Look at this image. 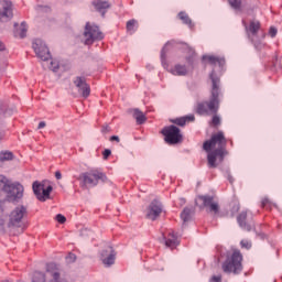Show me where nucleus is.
Returning a JSON list of instances; mask_svg holds the SVG:
<instances>
[{"instance_id": "f8f14e48", "label": "nucleus", "mask_w": 282, "mask_h": 282, "mask_svg": "<svg viewBox=\"0 0 282 282\" xmlns=\"http://www.w3.org/2000/svg\"><path fill=\"white\" fill-rule=\"evenodd\" d=\"M73 83L82 98H89L91 94V87H89V84H87V79H85V77L77 76Z\"/></svg>"}, {"instance_id": "5701e85b", "label": "nucleus", "mask_w": 282, "mask_h": 282, "mask_svg": "<svg viewBox=\"0 0 282 282\" xmlns=\"http://www.w3.org/2000/svg\"><path fill=\"white\" fill-rule=\"evenodd\" d=\"M132 116L137 120L138 124H144V122H147V117L144 116V112L140 111V109H133Z\"/></svg>"}, {"instance_id": "ea45409f", "label": "nucleus", "mask_w": 282, "mask_h": 282, "mask_svg": "<svg viewBox=\"0 0 282 282\" xmlns=\"http://www.w3.org/2000/svg\"><path fill=\"white\" fill-rule=\"evenodd\" d=\"M102 155H104V160H107V159L109 158V155H111V150L106 149V150L104 151Z\"/></svg>"}, {"instance_id": "8fccbe9b", "label": "nucleus", "mask_w": 282, "mask_h": 282, "mask_svg": "<svg viewBox=\"0 0 282 282\" xmlns=\"http://www.w3.org/2000/svg\"><path fill=\"white\" fill-rule=\"evenodd\" d=\"M161 58H162V61H164V51H162V53H161Z\"/></svg>"}, {"instance_id": "a878e982", "label": "nucleus", "mask_w": 282, "mask_h": 282, "mask_svg": "<svg viewBox=\"0 0 282 282\" xmlns=\"http://www.w3.org/2000/svg\"><path fill=\"white\" fill-rule=\"evenodd\" d=\"M14 160V154L10 151L0 152V162H10Z\"/></svg>"}, {"instance_id": "603ef678", "label": "nucleus", "mask_w": 282, "mask_h": 282, "mask_svg": "<svg viewBox=\"0 0 282 282\" xmlns=\"http://www.w3.org/2000/svg\"><path fill=\"white\" fill-rule=\"evenodd\" d=\"M182 204H186V200L184 198H181Z\"/></svg>"}, {"instance_id": "39448f33", "label": "nucleus", "mask_w": 282, "mask_h": 282, "mask_svg": "<svg viewBox=\"0 0 282 282\" xmlns=\"http://www.w3.org/2000/svg\"><path fill=\"white\" fill-rule=\"evenodd\" d=\"M241 261H243V256L241 254V251L235 250L232 254L228 257L226 261L223 263V271L226 272L227 274H230L231 272L234 274H239V272L243 270Z\"/></svg>"}, {"instance_id": "7ed1b4c3", "label": "nucleus", "mask_w": 282, "mask_h": 282, "mask_svg": "<svg viewBox=\"0 0 282 282\" xmlns=\"http://www.w3.org/2000/svg\"><path fill=\"white\" fill-rule=\"evenodd\" d=\"M8 226L10 228H19L23 232L28 228V206H15L9 214Z\"/></svg>"}, {"instance_id": "09e8293b", "label": "nucleus", "mask_w": 282, "mask_h": 282, "mask_svg": "<svg viewBox=\"0 0 282 282\" xmlns=\"http://www.w3.org/2000/svg\"><path fill=\"white\" fill-rule=\"evenodd\" d=\"M4 135L3 132H0V141L3 140Z\"/></svg>"}, {"instance_id": "b1692460", "label": "nucleus", "mask_w": 282, "mask_h": 282, "mask_svg": "<svg viewBox=\"0 0 282 282\" xmlns=\"http://www.w3.org/2000/svg\"><path fill=\"white\" fill-rule=\"evenodd\" d=\"M195 121V116L191 115V116H186L183 118H177L175 120H173L172 122H174V124H177L178 127H184V124H186V122H193Z\"/></svg>"}, {"instance_id": "f03ea898", "label": "nucleus", "mask_w": 282, "mask_h": 282, "mask_svg": "<svg viewBox=\"0 0 282 282\" xmlns=\"http://www.w3.org/2000/svg\"><path fill=\"white\" fill-rule=\"evenodd\" d=\"M212 90L210 98L208 101H200L197 105L196 111L199 116H213L219 111V95L221 94V80L215 70L210 74Z\"/></svg>"}, {"instance_id": "393cba45", "label": "nucleus", "mask_w": 282, "mask_h": 282, "mask_svg": "<svg viewBox=\"0 0 282 282\" xmlns=\"http://www.w3.org/2000/svg\"><path fill=\"white\" fill-rule=\"evenodd\" d=\"M192 215H193V208L185 207L181 214V219L183 220V224H186V221H191Z\"/></svg>"}, {"instance_id": "f704fd0d", "label": "nucleus", "mask_w": 282, "mask_h": 282, "mask_svg": "<svg viewBox=\"0 0 282 282\" xmlns=\"http://www.w3.org/2000/svg\"><path fill=\"white\" fill-rule=\"evenodd\" d=\"M55 219L56 221H58V224H65L67 221V218H65V216H63L62 214H57Z\"/></svg>"}, {"instance_id": "79ce46f5", "label": "nucleus", "mask_w": 282, "mask_h": 282, "mask_svg": "<svg viewBox=\"0 0 282 282\" xmlns=\"http://www.w3.org/2000/svg\"><path fill=\"white\" fill-rule=\"evenodd\" d=\"M109 131H111V128L109 126H102L101 128L102 133H109Z\"/></svg>"}, {"instance_id": "864d4df0", "label": "nucleus", "mask_w": 282, "mask_h": 282, "mask_svg": "<svg viewBox=\"0 0 282 282\" xmlns=\"http://www.w3.org/2000/svg\"><path fill=\"white\" fill-rule=\"evenodd\" d=\"M0 113H3V116H6V112L3 110H0Z\"/></svg>"}, {"instance_id": "de8ad7c7", "label": "nucleus", "mask_w": 282, "mask_h": 282, "mask_svg": "<svg viewBox=\"0 0 282 282\" xmlns=\"http://www.w3.org/2000/svg\"><path fill=\"white\" fill-rule=\"evenodd\" d=\"M6 50V44H3V42L0 41V52H4Z\"/></svg>"}, {"instance_id": "2f4dec72", "label": "nucleus", "mask_w": 282, "mask_h": 282, "mask_svg": "<svg viewBox=\"0 0 282 282\" xmlns=\"http://www.w3.org/2000/svg\"><path fill=\"white\" fill-rule=\"evenodd\" d=\"M213 119L210 121V124L213 127H219L221 124V118H219V116H217V113H213Z\"/></svg>"}, {"instance_id": "1a4fd4ad", "label": "nucleus", "mask_w": 282, "mask_h": 282, "mask_svg": "<svg viewBox=\"0 0 282 282\" xmlns=\"http://www.w3.org/2000/svg\"><path fill=\"white\" fill-rule=\"evenodd\" d=\"M82 180L86 186H98L99 182H107V175L98 170H91L83 173Z\"/></svg>"}, {"instance_id": "0eeeda50", "label": "nucleus", "mask_w": 282, "mask_h": 282, "mask_svg": "<svg viewBox=\"0 0 282 282\" xmlns=\"http://www.w3.org/2000/svg\"><path fill=\"white\" fill-rule=\"evenodd\" d=\"M52 191H54V187L52 186V184H50L48 181H44L42 183H33V192L35 197H37L39 202H47V199H50Z\"/></svg>"}, {"instance_id": "72a5a7b5", "label": "nucleus", "mask_w": 282, "mask_h": 282, "mask_svg": "<svg viewBox=\"0 0 282 282\" xmlns=\"http://www.w3.org/2000/svg\"><path fill=\"white\" fill-rule=\"evenodd\" d=\"M241 247L246 248L247 250H250L252 248V242L249 240H241Z\"/></svg>"}, {"instance_id": "3c124183", "label": "nucleus", "mask_w": 282, "mask_h": 282, "mask_svg": "<svg viewBox=\"0 0 282 282\" xmlns=\"http://www.w3.org/2000/svg\"><path fill=\"white\" fill-rule=\"evenodd\" d=\"M228 180H229L230 184H232V182H234L232 176H229Z\"/></svg>"}, {"instance_id": "9d476101", "label": "nucleus", "mask_w": 282, "mask_h": 282, "mask_svg": "<svg viewBox=\"0 0 282 282\" xmlns=\"http://www.w3.org/2000/svg\"><path fill=\"white\" fill-rule=\"evenodd\" d=\"M84 37L85 45H91L94 44V41H102L105 39V34L100 32L98 26L86 23Z\"/></svg>"}, {"instance_id": "bb28decb", "label": "nucleus", "mask_w": 282, "mask_h": 282, "mask_svg": "<svg viewBox=\"0 0 282 282\" xmlns=\"http://www.w3.org/2000/svg\"><path fill=\"white\" fill-rule=\"evenodd\" d=\"M101 262L104 263V265H106V268L113 265L116 263V254H110L106 258H102Z\"/></svg>"}, {"instance_id": "c03bdc74", "label": "nucleus", "mask_w": 282, "mask_h": 282, "mask_svg": "<svg viewBox=\"0 0 282 282\" xmlns=\"http://www.w3.org/2000/svg\"><path fill=\"white\" fill-rule=\"evenodd\" d=\"M239 208H240L239 203H235L232 208L234 213H239Z\"/></svg>"}, {"instance_id": "a19ab883", "label": "nucleus", "mask_w": 282, "mask_h": 282, "mask_svg": "<svg viewBox=\"0 0 282 282\" xmlns=\"http://www.w3.org/2000/svg\"><path fill=\"white\" fill-rule=\"evenodd\" d=\"M209 282H221V275H214Z\"/></svg>"}, {"instance_id": "5fc2aeb1", "label": "nucleus", "mask_w": 282, "mask_h": 282, "mask_svg": "<svg viewBox=\"0 0 282 282\" xmlns=\"http://www.w3.org/2000/svg\"><path fill=\"white\" fill-rule=\"evenodd\" d=\"M262 39H265V34H262Z\"/></svg>"}, {"instance_id": "412c9836", "label": "nucleus", "mask_w": 282, "mask_h": 282, "mask_svg": "<svg viewBox=\"0 0 282 282\" xmlns=\"http://www.w3.org/2000/svg\"><path fill=\"white\" fill-rule=\"evenodd\" d=\"M165 239V246L167 248H175L180 245V241L175 237V234L169 232L167 237H164Z\"/></svg>"}, {"instance_id": "49530a36", "label": "nucleus", "mask_w": 282, "mask_h": 282, "mask_svg": "<svg viewBox=\"0 0 282 282\" xmlns=\"http://www.w3.org/2000/svg\"><path fill=\"white\" fill-rule=\"evenodd\" d=\"M56 180H62L63 174H61V171L55 172Z\"/></svg>"}, {"instance_id": "20e7f679", "label": "nucleus", "mask_w": 282, "mask_h": 282, "mask_svg": "<svg viewBox=\"0 0 282 282\" xmlns=\"http://www.w3.org/2000/svg\"><path fill=\"white\" fill-rule=\"evenodd\" d=\"M0 191L6 194L8 202H17L23 197V186L8 183L6 176H0Z\"/></svg>"}, {"instance_id": "f257e3e1", "label": "nucleus", "mask_w": 282, "mask_h": 282, "mask_svg": "<svg viewBox=\"0 0 282 282\" xmlns=\"http://www.w3.org/2000/svg\"><path fill=\"white\" fill-rule=\"evenodd\" d=\"M226 144L228 141L221 131L213 134L210 140L204 142L203 149L208 153L207 164L209 169H217V164L224 162V158L228 154Z\"/></svg>"}, {"instance_id": "9b49d317", "label": "nucleus", "mask_w": 282, "mask_h": 282, "mask_svg": "<svg viewBox=\"0 0 282 282\" xmlns=\"http://www.w3.org/2000/svg\"><path fill=\"white\" fill-rule=\"evenodd\" d=\"M37 58H40V61H50V58H52V54L50 53V48H47V45L45 44V42H43V40L41 39H36L33 41V45H32Z\"/></svg>"}, {"instance_id": "4c0bfd02", "label": "nucleus", "mask_w": 282, "mask_h": 282, "mask_svg": "<svg viewBox=\"0 0 282 282\" xmlns=\"http://www.w3.org/2000/svg\"><path fill=\"white\" fill-rule=\"evenodd\" d=\"M48 67H50V69H52V72H56V69H58V62H56V61H51Z\"/></svg>"}, {"instance_id": "cd10ccee", "label": "nucleus", "mask_w": 282, "mask_h": 282, "mask_svg": "<svg viewBox=\"0 0 282 282\" xmlns=\"http://www.w3.org/2000/svg\"><path fill=\"white\" fill-rule=\"evenodd\" d=\"M178 19H181V21H183V23H185V25H188L189 28H193V21L191 20L188 14H186V12H180L178 13Z\"/></svg>"}, {"instance_id": "a18cd8bd", "label": "nucleus", "mask_w": 282, "mask_h": 282, "mask_svg": "<svg viewBox=\"0 0 282 282\" xmlns=\"http://www.w3.org/2000/svg\"><path fill=\"white\" fill-rule=\"evenodd\" d=\"M45 127H46L45 121H41V122L39 123V126H37V129H45Z\"/></svg>"}, {"instance_id": "e433bc0d", "label": "nucleus", "mask_w": 282, "mask_h": 282, "mask_svg": "<svg viewBox=\"0 0 282 282\" xmlns=\"http://www.w3.org/2000/svg\"><path fill=\"white\" fill-rule=\"evenodd\" d=\"M278 32H279V31L276 30V28L271 26V28L269 29V36H271V39H274V36H276Z\"/></svg>"}, {"instance_id": "c9c22d12", "label": "nucleus", "mask_w": 282, "mask_h": 282, "mask_svg": "<svg viewBox=\"0 0 282 282\" xmlns=\"http://www.w3.org/2000/svg\"><path fill=\"white\" fill-rule=\"evenodd\" d=\"M76 261V254H74V253H68L67 256H66V262H68V263H74Z\"/></svg>"}, {"instance_id": "2eb2a0df", "label": "nucleus", "mask_w": 282, "mask_h": 282, "mask_svg": "<svg viewBox=\"0 0 282 282\" xmlns=\"http://www.w3.org/2000/svg\"><path fill=\"white\" fill-rule=\"evenodd\" d=\"M12 17H13L12 3L4 2V4L0 9V21H2V22L10 21V19H12Z\"/></svg>"}, {"instance_id": "6e6552de", "label": "nucleus", "mask_w": 282, "mask_h": 282, "mask_svg": "<svg viewBox=\"0 0 282 282\" xmlns=\"http://www.w3.org/2000/svg\"><path fill=\"white\" fill-rule=\"evenodd\" d=\"M161 133L164 135L166 144H180L183 140L182 132L176 126H167L162 129Z\"/></svg>"}, {"instance_id": "58836bf2", "label": "nucleus", "mask_w": 282, "mask_h": 282, "mask_svg": "<svg viewBox=\"0 0 282 282\" xmlns=\"http://www.w3.org/2000/svg\"><path fill=\"white\" fill-rule=\"evenodd\" d=\"M183 47H184L185 50H187V52H188L192 56H195V50L191 48V47L188 46V44H183Z\"/></svg>"}, {"instance_id": "f3484780", "label": "nucleus", "mask_w": 282, "mask_h": 282, "mask_svg": "<svg viewBox=\"0 0 282 282\" xmlns=\"http://www.w3.org/2000/svg\"><path fill=\"white\" fill-rule=\"evenodd\" d=\"M261 30V22L260 21H251L249 28L247 26V33L249 39L254 43V37L257 36V32Z\"/></svg>"}, {"instance_id": "37998d69", "label": "nucleus", "mask_w": 282, "mask_h": 282, "mask_svg": "<svg viewBox=\"0 0 282 282\" xmlns=\"http://www.w3.org/2000/svg\"><path fill=\"white\" fill-rule=\"evenodd\" d=\"M110 142H120V137L118 135L110 137Z\"/></svg>"}, {"instance_id": "4468645a", "label": "nucleus", "mask_w": 282, "mask_h": 282, "mask_svg": "<svg viewBox=\"0 0 282 282\" xmlns=\"http://www.w3.org/2000/svg\"><path fill=\"white\" fill-rule=\"evenodd\" d=\"M198 199L203 203V207L209 208V212L214 213V215H217V213H219V204L215 202V198H213V196H198Z\"/></svg>"}, {"instance_id": "423d86ee", "label": "nucleus", "mask_w": 282, "mask_h": 282, "mask_svg": "<svg viewBox=\"0 0 282 282\" xmlns=\"http://www.w3.org/2000/svg\"><path fill=\"white\" fill-rule=\"evenodd\" d=\"M32 282H61V270L56 264H48L45 272L36 271L33 274Z\"/></svg>"}, {"instance_id": "473e14b6", "label": "nucleus", "mask_w": 282, "mask_h": 282, "mask_svg": "<svg viewBox=\"0 0 282 282\" xmlns=\"http://www.w3.org/2000/svg\"><path fill=\"white\" fill-rule=\"evenodd\" d=\"M261 206H262V208L270 209V208H272V202H270V198L264 197V198H262Z\"/></svg>"}, {"instance_id": "c85d7f7f", "label": "nucleus", "mask_w": 282, "mask_h": 282, "mask_svg": "<svg viewBox=\"0 0 282 282\" xmlns=\"http://www.w3.org/2000/svg\"><path fill=\"white\" fill-rule=\"evenodd\" d=\"M127 30H128V32H131V33L135 32L138 30V22H137V20H133V19L129 20L127 22Z\"/></svg>"}, {"instance_id": "c756f323", "label": "nucleus", "mask_w": 282, "mask_h": 282, "mask_svg": "<svg viewBox=\"0 0 282 282\" xmlns=\"http://www.w3.org/2000/svg\"><path fill=\"white\" fill-rule=\"evenodd\" d=\"M110 254H116V251H113V248L111 247H107L106 249H104L100 253V260L102 259H107V257H109Z\"/></svg>"}, {"instance_id": "6ab92c4d", "label": "nucleus", "mask_w": 282, "mask_h": 282, "mask_svg": "<svg viewBox=\"0 0 282 282\" xmlns=\"http://www.w3.org/2000/svg\"><path fill=\"white\" fill-rule=\"evenodd\" d=\"M14 28H15L14 36L19 39H25V35L28 34V24H25V22H22L21 25L19 26V24L15 23Z\"/></svg>"}, {"instance_id": "aec40b11", "label": "nucleus", "mask_w": 282, "mask_h": 282, "mask_svg": "<svg viewBox=\"0 0 282 282\" xmlns=\"http://www.w3.org/2000/svg\"><path fill=\"white\" fill-rule=\"evenodd\" d=\"M170 72L173 76H186V74H188V68L184 65L176 64Z\"/></svg>"}, {"instance_id": "4be33fe9", "label": "nucleus", "mask_w": 282, "mask_h": 282, "mask_svg": "<svg viewBox=\"0 0 282 282\" xmlns=\"http://www.w3.org/2000/svg\"><path fill=\"white\" fill-rule=\"evenodd\" d=\"M93 6H95L98 12H102V14H105V10H108V8H110L109 2H107V0H95L93 2Z\"/></svg>"}, {"instance_id": "a211bd4d", "label": "nucleus", "mask_w": 282, "mask_h": 282, "mask_svg": "<svg viewBox=\"0 0 282 282\" xmlns=\"http://www.w3.org/2000/svg\"><path fill=\"white\" fill-rule=\"evenodd\" d=\"M203 61H208L210 65H219V67H224V65H226V59L224 57L215 55H205L203 56Z\"/></svg>"}, {"instance_id": "ddd939ff", "label": "nucleus", "mask_w": 282, "mask_h": 282, "mask_svg": "<svg viewBox=\"0 0 282 282\" xmlns=\"http://www.w3.org/2000/svg\"><path fill=\"white\" fill-rule=\"evenodd\" d=\"M160 215H162V203H160L158 199H154L147 208L145 217L151 221H155Z\"/></svg>"}, {"instance_id": "dca6fc26", "label": "nucleus", "mask_w": 282, "mask_h": 282, "mask_svg": "<svg viewBox=\"0 0 282 282\" xmlns=\"http://www.w3.org/2000/svg\"><path fill=\"white\" fill-rule=\"evenodd\" d=\"M246 219H248L247 212L240 213L237 217V221H238L240 228H242V230H247V232H250V230H252L254 228V225H252L250 223H246Z\"/></svg>"}, {"instance_id": "7c9ffc66", "label": "nucleus", "mask_w": 282, "mask_h": 282, "mask_svg": "<svg viewBox=\"0 0 282 282\" xmlns=\"http://www.w3.org/2000/svg\"><path fill=\"white\" fill-rule=\"evenodd\" d=\"M230 8H232L234 10H241V3H242V0H227Z\"/></svg>"}]
</instances>
